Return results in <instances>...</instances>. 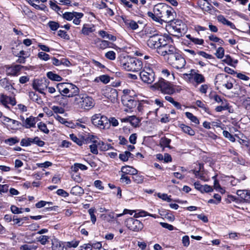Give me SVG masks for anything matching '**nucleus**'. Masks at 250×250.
<instances>
[{
  "mask_svg": "<svg viewBox=\"0 0 250 250\" xmlns=\"http://www.w3.org/2000/svg\"><path fill=\"white\" fill-rule=\"evenodd\" d=\"M140 79L145 83L150 84L155 80V74L153 69L145 66L139 73Z\"/></svg>",
  "mask_w": 250,
  "mask_h": 250,
  "instance_id": "7",
  "label": "nucleus"
},
{
  "mask_svg": "<svg viewBox=\"0 0 250 250\" xmlns=\"http://www.w3.org/2000/svg\"><path fill=\"white\" fill-rule=\"evenodd\" d=\"M171 142V139L167 138L166 137H163L160 140V146L164 149L165 147L171 148L170 144Z\"/></svg>",
  "mask_w": 250,
  "mask_h": 250,
  "instance_id": "33",
  "label": "nucleus"
},
{
  "mask_svg": "<svg viewBox=\"0 0 250 250\" xmlns=\"http://www.w3.org/2000/svg\"><path fill=\"white\" fill-rule=\"evenodd\" d=\"M95 25L93 24L84 23L82 27L81 33L85 36L89 35L95 31Z\"/></svg>",
  "mask_w": 250,
  "mask_h": 250,
  "instance_id": "25",
  "label": "nucleus"
},
{
  "mask_svg": "<svg viewBox=\"0 0 250 250\" xmlns=\"http://www.w3.org/2000/svg\"><path fill=\"white\" fill-rule=\"evenodd\" d=\"M75 16L73 19V22L76 25H79L81 23V19L83 17V13L74 12Z\"/></svg>",
  "mask_w": 250,
  "mask_h": 250,
  "instance_id": "53",
  "label": "nucleus"
},
{
  "mask_svg": "<svg viewBox=\"0 0 250 250\" xmlns=\"http://www.w3.org/2000/svg\"><path fill=\"white\" fill-rule=\"evenodd\" d=\"M185 115L188 119L190 120L191 122L195 124L196 125H199L200 123L199 120L198 118L194 116L192 113L189 112H186L185 113Z\"/></svg>",
  "mask_w": 250,
  "mask_h": 250,
  "instance_id": "45",
  "label": "nucleus"
},
{
  "mask_svg": "<svg viewBox=\"0 0 250 250\" xmlns=\"http://www.w3.org/2000/svg\"><path fill=\"white\" fill-rule=\"evenodd\" d=\"M0 101L2 104L5 107H8V104L11 105L12 106H15L16 104V100L15 96L13 97L8 96L4 94H1L0 95Z\"/></svg>",
  "mask_w": 250,
  "mask_h": 250,
  "instance_id": "16",
  "label": "nucleus"
},
{
  "mask_svg": "<svg viewBox=\"0 0 250 250\" xmlns=\"http://www.w3.org/2000/svg\"><path fill=\"white\" fill-rule=\"evenodd\" d=\"M50 236L47 235H41L36 238V240L39 242L42 245H45L48 243L50 239Z\"/></svg>",
  "mask_w": 250,
  "mask_h": 250,
  "instance_id": "48",
  "label": "nucleus"
},
{
  "mask_svg": "<svg viewBox=\"0 0 250 250\" xmlns=\"http://www.w3.org/2000/svg\"><path fill=\"white\" fill-rule=\"evenodd\" d=\"M31 145L32 144H34L40 147H42L45 145V142L41 140L40 138L38 136L35 137L34 138H31Z\"/></svg>",
  "mask_w": 250,
  "mask_h": 250,
  "instance_id": "49",
  "label": "nucleus"
},
{
  "mask_svg": "<svg viewBox=\"0 0 250 250\" xmlns=\"http://www.w3.org/2000/svg\"><path fill=\"white\" fill-rule=\"evenodd\" d=\"M168 23L173 29L178 33L177 36H182V35L185 34L187 30V25L181 20L174 19V18L171 21H169Z\"/></svg>",
  "mask_w": 250,
  "mask_h": 250,
  "instance_id": "8",
  "label": "nucleus"
},
{
  "mask_svg": "<svg viewBox=\"0 0 250 250\" xmlns=\"http://www.w3.org/2000/svg\"><path fill=\"white\" fill-rule=\"evenodd\" d=\"M100 43L98 45L99 48L101 49H104L106 48L110 47V44H112L111 42L107 41L101 40L98 39Z\"/></svg>",
  "mask_w": 250,
  "mask_h": 250,
  "instance_id": "51",
  "label": "nucleus"
},
{
  "mask_svg": "<svg viewBox=\"0 0 250 250\" xmlns=\"http://www.w3.org/2000/svg\"><path fill=\"white\" fill-rule=\"evenodd\" d=\"M177 49L174 44H168L162 47H159L157 50V52L161 56H165L167 55L168 57H169L170 55L174 53Z\"/></svg>",
  "mask_w": 250,
  "mask_h": 250,
  "instance_id": "13",
  "label": "nucleus"
},
{
  "mask_svg": "<svg viewBox=\"0 0 250 250\" xmlns=\"http://www.w3.org/2000/svg\"><path fill=\"white\" fill-rule=\"evenodd\" d=\"M98 145L99 149L102 151H105L114 148L113 146H112L111 144L105 143L102 141H99Z\"/></svg>",
  "mask_w": 250,
  "mask_h": 250,
  "instance_id": "39",
  "label": "nucleus"
},
{
  "mask_svg": "<svg viewBox=\"0 0 250 250\" xmlns=\"http://www.w3.org/2000/svg\"><path fill=\"white\" fill-rule=\"evenodd\" d=\"M160 32L154 29V28L147 27L145 29V34L146 36L148 37V39L147 40V45L151 42V39L153 38L155 36L158 35Z\"/></svg>",
  "mask_w": 250,
  "mask_h": 250,
  "instance_id": "24",
  "label": "nucleus"
},
{
  "mask_svg": "<svg viewBox=\"0 0 250 250\" xmlns=\"http://www.w3.org/2000/svg\"><path fill=\"white\" fill-rule=\"evenodd\" d=\"M173 43V39L168 35H167L166 36L163 38L162 40L161 43H160L158 46L159 47H162L168 44H172Z\"/></svg>",
  "mask_w": 250,
  "mask_h": 250,
  "instance_id": "34",
  "label": "nucleus"
},
{
  "mask_svg": "<svg viewBox=\"0 0 250 250\" xmlns=\"http://www.w3.org/2000/svg\"><path fill=\"white\" fill-rule=\"evenodd\" d=\"M38 127L39 129L43 133L46 134L49 133V130L47 128L46 125L42 122H41L38 124Z\"/></svg>",
  "mask_w": 250,
  "mask_h": 250,
  "instance_id": "58",
  "label": "nucleus"
},
{
  "mask_svg": "<svg viewBox=\"0 0 250 250\" xmlns=\"http://www.w3.org/2000/svg\"><path fill=\"white\" fill-rule=\"evenodd\" d=\"M125 224L129 229L135 232L141 231L144 228L143 223L134 217L127 219L125 221Z\"/></svg>",
  "mask_w": 250,
  "mask_h": 250,
  "instance_id": "9",
  "label": "nucleus"
},
{
  "mask_svg": "<svg viewBox=\"0 0 250 250\" xmlns=\"http://www.w3.org/2000/svg\"><path fill=\"white\" fill-rule=\"evenodd\" d=\"M222 61L232 66H234V65L232 64L233 62H234L235 64H237L238 62L237 60L233 61L229 55H226L225 59H224Z\"/></svg>",
  "mask_w": 250,
  "mask_h": 250,
  "instance_id": "47",
  "label": "nucleus"
},
{
  "mask_svg": "<svg viewBox=\"0 0 250 250\" xmlns=\"http://www.w3.org/2000/svg\"><path fill=\"white\" fill-rule=\"evenodd\" d=\"M122 19L125 27L127 29L135 30L138 28L139 25L135 21L128 19L126 17L122 16Z\"/></svg>",
  "mask_w": 250,
  "mask_h": 250,
  "instance_id": "18",
  "label": "nucleus"
},
{
  "mask_svg": "<svg viewBox=\"0 0 250 250\" xmlns=\"http://www.w3.org/2000/svg\"><path fill=\"white\" fill-rule=\"evenodd\" d=\"M47 80L45 79H36L33 81V87L34 89L37 90L41 93H43V91L47 88L46 83Z\"/></svg>",
  "mask_w": 250,
  "mask_h": 250,
  "instance_id": "15",
  "label": "nucleus"
},
{
  "mask_svg": "<svg viewBox=\"0 0 250 250\" xmlns=\"http://www.w3.org/2000/svg\"><path fill=\"white\" fill-rule=\"evenodd\" d=\"M245 139H241L238 140V142L242 146H244L247 148H250V141L245 136Z\"/></svg>",
  "mask_w": 250,
  "mask_h": 250,
  "instance_id": "64",
  "label": "nucleus"
},
{
  "mask_svg": "<svg viewBox=\"0 0 250 250\" xmlns=\"http://www.w3.org/2000/svg\"><path fill=\"white\" fill-rule=\"evenodd\" d=\"M68 86L69 88V94L66 95L67 97H76L78 95L80 94H79L80 89L76 85L71 83H68Z\"/></svg>",
  "mask_w": 250,
  "mask_h": 250,
  "instance_id": "21",
  "label": "nucleus"
},
{
  "mask_svg": "<svg viewBox=\"0 0 250 250\" xmlns=\"http://www.w3.org/2000/svg\"><path fill=\"white\" fill-rule=\"evenodd\" d=\"M228 77L229 76L225 74H218L215 77V83H218L219 85H222V83H224V80L227 79Z\"/></svg>",
  "mask_w": 250,
  "mask_h": 250,
  "instance_id": "42",
  "label": "nucleus"
},
{
  "mask_svg": "<svg viewBox=\"0 0 250 250\" xmlns=\"http://www.w3.org/2000/svg\"><path fill=\"white\" fill-rule=\"evenodd\" d=\"M167 62L169 64L176 69L183 68L186 64L184 55L178 49L170 55L169 57H167Z\"/></svg>",
  "mask_w": 250,
  "mask_h": 250,
  "instance_id": "4",
  "label": "nucleus"
},
{
  "mask_svg": "<svg viewBox=\"0 0 250 250\" xmlns=\"http://www.w3.org/2000/svg\"><path fill=\"white\" fill-rule=\"evenodd\" d=\"M72 170L74 172H77L79 169L82 170H85L88 167L84 165L81 163H75L71 167Z\"/></svg>",
  "mask_w": 250,
  "mask_h": 250,
  "instance_id": "43",
  "label": "nucleus"
},
{
  "mask_svg": "<svg viewBox=\"0 0 250 250\" xmlns=\"http://www.w3.org/2000/svg\"><path fill=\"white\" fill-rule=\"evenodd\" d=\"M120 182L122 183L125 184V185H129L131 184V180L130 177L127 176V175L121 173Z\"/></svg>",
  "mask_w": 250,
  "mask_h": 250,
  "instance_id": "55",
  "label": "nucleus"
},
{
  "mask_svg": "<svg viewBox=\"0 0 250 250\" xmlns=\"http://www.w3.org/2000/svg\"><path fill=\"white\" fill-rule=\"evenodd\" d=\"M88 212L90 216L91 221L93 224H95L97 220L95 215V213L97 212L96 208L94 207L91 208L88 210Z\"/></svg>",
  "mask_w": 250,
  "mask_h": 250,
  "instance_id": "46",
  "label": "nucleus"
},
{
  "mask_svg": "<svg viewBox=\"0 0 250 250\" xmlns=\"http://www.w3.org/2000/svg\"><path fill=\"white\" fill-rule=\"evenodd\" d=\"M236 194L239 197L240 202L250 203V191L238 190Z\"/></svg>",
  "mask_w": 250,
  "mask_h": 250,
  "instance_id": "17",
  "label": "nucleus"
},
{
  "mask_svg": "<svg viewBox=\"0 0 250 250\" xmlns=\"http://www.w3.org/2000/svg\"><path fill=\"white\" fill-rule=\"evenodd\" d=\"M226 202L228 203H230L232 202H234L236 203H238L240 202L239 197L234 196L232 195H228L227 198L226 199Z\"/></svg>",
  "mask_w": 250,
  "mask_h": 250,
  "instance_id": "61",
  "label": "nucleus"
},
{
  "mask_svg": "<svg viewBox=\"0 0 250 250\" xmlns=\"http://www.w3.org/2000/svg\"><path fill=\"white\" fill-rule=\"evenodd\" d=\"M222 100V101L220 103L221 104V105L215 107V110L216 112H219L223 110H229L231 107L227 100L223 98Z\"/></svg>",
  "mask_w": 250,
  "mask_h": 250,
  "instance_id": "28",
  "label": "nucleus"
},
{
  "mask_svg": "<svg viewBox=\"0 0 250 250\" xmlns=\"http://www.w3.org/2000/svg\"><path fill=\"white\" fill-rule=\"evenodd\" d=\"M132 178L133 182L138 184H142L145 179L144 176L142 175L141 173H139L137 169L136 170V173L132 175Z\"/></svg>",
  "mask_w": 250,
  "mask_h": 250,
  "instance_id": "32",
  "label": "nucleus"
},
{
  "mask_svg": "<svg viewBox=\"0 0 250 250\" xmlns=\"http://www.w3.org/2000/svg\"><path fill=\"white\" fill-rule=\"evenodd\" d=\"M223 135L225 138L228 139L231 142L234 143L236 141L234 136L227 130H224L223 131Z\"/></svg>",
  "mask_w": 250,
  "mask_h": 250,
  "instance_id": "63",
  "label": "nucleus"
},
{
  "mask_svg": "<svg viewBox=\"0 0 250 250\" xmlns=\"http://www.w3.org/2000/svg\"><path fill=\"white\" fill-rule=\"evenodd\" d=\"M37 56L39 59L44 61H47L51 59L50 55L44 52H39Z\"/></svg>",
  "mask_w": 250,
  "mask_h": 250,
  "instance_id": "57",
  "label": "nucleus"
},
{
  "mask_svg": "<svg viewBox=\"0 0 250 250\" xmlns=\"http://www.w3.org/2000/svg\"><path fill=\"white\" fill-rule=\"evenodd\" d=\"M230 178H233V180H231L230 181V184L232 186H236L237 184L240 182L239 180L235 179L233 176H229L223 175L221 176L220 179L222 181L226 180L229 181Z\"/></svg>",
  "mask_w": 250,
  "mask_h": 250,
  "instance_id": "40",
  "label": "nucleus"
},
{
  "mask_svg": "<svg viewBox=\"0 0 250 250\" xmlns=\"http://www.w3.org/2000/svg\"><path fill=\"white\" fill-rule=\"evenodd\" d=\"M66 96L63 94L58 95L54 97V99L60 105L64 106L67 104Z\"/></svg>",
  "mask_w": 250,
  "mask_h": 250,
  "instance_id": "36",
  "label": "nucleus"
},
{
  "mask_svg": "<svg viewBox=\"0 0 250 250\" xmlns=\"http://www.w3.org/2000/svg\"><path fill=\"white\" fill-rule=\"evenodd\" d=\"M26 67L20 64L6 65L5 66L6 74L10 76H17L22 68Z\"/></svg>",
  "mask_w": 250,
  "mask_h": 250,
  "instance_id": "11",
  "label": "nucleus"
},
{
  "mask_svg": "<svg viewBox=\"0 0 250 250\" xmlns=\"http://www.w3.org/2000/svg\"><path fill=\"white\" fill-rule=\"evenodd\" d=\"M118 62L123 69L128 71H139L143 66L141 60L129 55L121 56L119 58Z\"/></svg>",
  "mask_w": 250,
  "mask_h": 250,
  "instance_id": "2",
  "label": "nucleus"
},
{
  "mask_svg": "<svg viewBox=\"0 0 250 250\" xmlns=\"http://www.w3.org/2000/svg\"><path fill=\"white\" fill-rule=\"evenodd\" d=\"M178 126L184 133L187 134L190 136H193L195 134V130L193 129L190 126L188 125L183 123H180L179 122Z\"/></svg>",
  "mask_w": 250,
  "mask_h": 250,
  "instance_id": "20",
  "label": "nucleus"
},
{
  "mask_svg": "<svg viewBox=\"0 0 250 250\" xmlns=\"http://www.w3.org/2000/svg\"><path fill=\"white\" fill-rule=\"evenodd\" d=\"M186 37L190 40L195 45H203L204 40L202 39H199L193 37L190 34L186 35Z\"/></svg>",
  "mask_w": 250,
  "mask_h": 250,
  "instance_id": "41",
  "label": "nucleus"
},
{
  "mask_svg": "<svg viewBox=\"0 0 250 250\" xmlns=\"http://www.w3.org/2000/svg\"><path fill=\"white\" fill-rule=\"evenodd\" d=\"M92 124L101 129H108L110 127V123L107 117L101 114H95L91 117Z\"/></svg>",
  "mask_w": 250,
  "mask_h": 250,
  "instance_id": "6",
  "label": "nucleus"
},
{
  "mask_svg": "<svg viewBox=\"0 0 250 250\" xmlns=\"http://www.w3.org/2000/svg\"><path fill=\"white\" fill-rule=\"evenodd\" d=\"M14 84L15 83H12V81L7 78H4L0 80V86L6 90H15Z\"/></svg>",
  "mask_w": 250,
  "mask_h": 250,
  "instance_id": "19",
  "label": "nucleus"
},
{
  "mask_svg": "<svg viewBox=\"0 0 250 250\" xmlns=\"http://www.w3.org/2000/svg\"><path fill=\"white\" fill-rule=\"evenodd\" d=\"M139 102L138 96L129 98L127 100L122 101L123 105L126 107L125 111L127 112L136 111V106Z\"/></svg>",
  "mask_w": 250,
  "mask_h": 250,
  "instance_id": "10",
  "label": "nucleus"
},
{
  "mask_svg": "<svg viewBox=\"0 0 250 250\" xmlns=\"http://www.w3.org/2000/svg\"><path fill=\"white\" fill-rule=\"evenodd\" d=\"M167 34H162L159 32L157 35L155 36L153 38L151 39V42L147 44V46L151 49H158V45L161 43L162 40L165 38Z\"/></svg>",
  "mask_w": 250,
  "mask_h": 250,
  "instance_id": "14",
  "label": "nucleus"
},
{
  "mask_svg": "<svg viewBox=\"0 0 250 250\" xmlns=\"http://www.w3.org/2000/svg\"><path fill=\"white\" fill-rule=\"evenodd\" d=\"M80 241L77 240H73L71 241L65 242L64 246L65 248H76L79 244Z\"/></svg>",
  "mask_w": 250,
  "mask_h": 250,
  "instance_id": "52",
  "label": "nucleus"
},
{
  "mask_svg": "<svg viewBox=\"0 0 250 250\" xmlns=\"http://www.w3.org/2000/svg\"><path fill=\"white\" fill-rule=\"evenodd\" d=\"M70 138L76 144L79 146H82L83 143V139L78 138L76 135L73 133L70 134Z\"/></svg>",
  "mask_w": 250,
  "mask_h": 250,
  "instance_id": "54",
  "label": "nucleus"
},
{
  "mask_svg": "<svg viewBox=\"0 0 250 250\" xmlns=\"http://www.w3.org/2000/svg\"><path fill=\"white\" fill-rule=\"evenodd\" d=\"M175 85L162 78H159L158 82L155 83L153 87L160 90L162 93L172 95L176 92Z\"/></svg>",
  "mask_w": 250,
  "mask_h": 250,
  "instance_id": "5",
  "label": "nucleus"
},
{
  "mask_svg": "<svg viewBox=\"0 0 250 250\" xmlns=\"http://www.w3.org/2000/svg\"><path fill=\"white\" fill-rule=\"evenodd\" d=\"M36 119L35 117L30 116L29 117L27 118L23 122V126L26 128H30L32 127H35L36 123Z\"/></svg>",
  "mask_w": 250,
  "mask_h": 250,
  "instance_id": "29",
  "label": "nucleus"
},
{
  "mask_svg": "<svg viewBox=\"0 0 250 250\" xmlns=\"http://www.w3.org/2000/svg\"><path fill=\"white\" fill-rule=\"evenodd\" d=\"M196 105L202 109L205 112L211 115V111L208 106L201 100H197L195 102Z\"/></svg>",
  "mask_w": 250,
  "mask_h": 250,
  "instance_id": "37",
  "label": "nucleus"
},
{
  "mask_svg": "<svg viewBox=\"0 0 250 250\" xmlns=\"http://www.w3.org/2000/svg\"><path fill=\"white\" fill-rule=\"evenodd\" d=\"M68 84V83H59L56 85V88L60 92V95H67L69 94V88Z\"/></svg>",
  "mask_w": 250,
  "mask_h": 250,
  "instance_id": "26",
  "label": "nucleus"
},
{
  "mask_svg": "<svg viewBox=\"0 0 250 250\" xmlns=\"http://www.w3.org/2000/svg\"><path fill=\"white\" fill-rule=\"evenodd\" d=\"M123 95L121 97V101H123L125 99L127 100L129 98L137 96L133 90L129 89H125L123 90Z\"/></svg>",
  "mask_w": 250,
  "mask_h": 250,
  "instance_id": "31",
  "label": "nucleus"
},
{
  "mask_svg": "<svg viewBox=\"0 0 250 250\" xmlns=\"http://www.w3.org/2000/svg\"><path fill=\"white\" fill-rule=\"evenodd\" d=\"M84 193L83 188L79 186H75L71 188L70 193L75 196H81Z\"/></svg>",
  "mask_w": 250,
  "mask_h": 250,
  "instance_id": "35",
  "label": "nucleus"
},
{
  "mask_svg": "<svg viewBox=\"0 0 250 250\" xmlns=\"http://www.w3.org/2000/svg\"><path fill=\"white\" fill-rule=\"evenodd\" d=\"M191 171L196 177L203 179L205 177L204 164L203 163H199V168L198 170L192 169Z\"/></svg>",
  "mask_w": 250,
  "mask_h": 250,
  "instance_id": "27",
  "label": "nucleus"
},
{
  "mask_svg": "<svg viewBox=\"0 0 250 250\" xmlns=\"http://www.w3.org/2000/svg\"><path fill=\"white\" fill-rule=\"evenodd\" d=\"M2 123L4 125L9 129H17L21 123L17 121L5 116H2Z\"/></svg>",
  "mask_w": 250,
  "mask_h": 250,
  "instance_id": "12",
  "label": "nucleus"
},
{
  "mask_svg": "<svg viewBox=\"0 0 250 250\" xmlns=\"http://www.w3.org/2000/svg\"><path fill=\"white\" fill-rule=\"evenodd\" d=\"M208 96L210 100H213L217 103H220L221 102H222V100L223 98H222L220 96L217 94L216 92L215 91H211L209 94Z\"/></svg>",
  "mask_w": 250,
  "mask_h": 250,
  "instance_id": "44",
  "label": "nucleus"
},
{
  "mask_svg": "<svg viewBox=\"0 0 250 250\" xmlns=\"http://www.w3.org/2000/svg\"><path fill=\"white\" fill-rule=\"evenodd\" d=\"M20 142V139L18 137H13L5 140L4 142L9 146H13Z\"/></svg>",
  "mask_w": 250,
  "mask_h": 250,
  "instance_id": "50",
  "label": "nucleus"
},
{
  "mask_svg": "<svg viewBox=\"0 0 250 250\" xmlns=\"http://www.w3.org/2000/svg\"><path fill=\"white\" fill-rule=\"evenodd\" d=\"M176 13L174 9L164 3H159L153 8V12L148 11L147 15L156 22L162 23L163 22L169 23L174 19Z\"/></svg>",
  "mask_w": 250,
  "mask_h": 250,
  "instance_id": "1",
  "label": "nucleus"
},
{
  "mask_svg": "<svg viewBox=\"0 0 250 250\" xmlns=\"http://www.w3.org/2000/svg\"><path fill=\"white\" fill-rule=\"evenodd\" d=\"M185 76L188 77L190 78L191 77L193 76L194 81L197 83L200 84L203 83H205L206 81V79L204 75L202 74H199L197 73H195L194 74H185Z\"/></svg>",
  "mask_w": 250,
  "mask_h": 250,
  "instance_id": "23",
  "label": "nucleus"
},
{
  "mask_svg": "<svg viewBox=\"0 0 250 250\" xmlns=\"http://www.w3.org/2000/svg\"><path fill=\"white\" fill-rule=\"evenodd\" d=\"M38 248L37 246L29 245L28 244H24L20 247V250H36Z\"/></svg>",
  "mask_w": 250,
  "mask_h": 250,
  "instance_id": "60",
  "label": "nucleus"
},
{
  "mask_svg": "<svg viewBox=\"0 0 250 250\" xmlns=\"http://www.w3.org/2000/svg\"><path fill=\"white\" fill-rule=\"evenodd\" d=\"M120 3L123 5L127 10L130 11L132 8V4L127 0H119Z\"/></svg>",
  "mask_w": 250,
  "mask_h": 250,
  "instance_id": "59",
  "label": "nucleus"
},
{
  "mask_svg": "<svg viewBox=\"0 0 250 250\" xmlns=\"http://www.w3.org/2000/svg\"><path fill=\"white\" fill-rule=\"evenodd\" d=\"M136 169L134 168L133 167L129 166H125L121 167L120 172L122 174H125V175H134L136 173Z\"/></svg>",
  "mask_w": 250,
  "mask_h": 250,
  "instance_id": "30",
  "label": "nucleus"
},
{
  "mask_svg": "<svg viewBox=\"0 0 250 250\" xmlns=\"http://www.w3.org/2000/svg\"><path fill=\"white\" fill-rule=\"evenodd\" d=\"M74 103L81 111H88L95 105V101L86 94H80L75 97Z\"/></svg>",
  "mask_w": 250,
  "mask_h": 250,
  "instance_id": "3",
  "label": "nucleus"
},
{
  "mask_svg": "<svg viewBox=\"0 0 250 250\" xmlns=\"http://www.w3.org/2000/svg\"><path fill=\"white\" fill-rule=\"evenodd\" d=\"M153 101L151 100H141L138 103L136 106V111L139 113H143L144 108L146 106V104H152Z\"/></svg>",
  "mask_w": 250,
  "mask_h": 250,
  "instance_id": "22",
  "label": "nucleus"
},
{
  "mask_svg": "<svg viewBox=\"0 0 250 250\" xmlns=\"http://www.w3.org/2000/svg\"><path fill=\"white\" fill-rule=\"evenodd\" d=\"M46 76L48 79L54 81L60 82L62 80V78L61 76L52 71L48 72Z\"/></svg>",
  "mask_w": 250,
  "mask_h": 250,
  "instance_id": "38",
  "label": "nucleus"
},
{
  "mask_svg": "<svg viewBox=\"0 0 250 250\" xmlns=\"http://www.w3.org/2000/svg\"><path fill=\"white\" fill-rule=\"evenodd\" d=\"M74 12H65L62 14V17L66 20L70 21L74 18V16H75Z\"/></svg>",
  "mask_w": 250,
  "mask_h": 250,
  "instance_id": "62",
  "label": "nucleus"
},
{
  "mask_svg": "<svg viewBox=\"0 0 250 250\" xmlns=\"http://www.w3.org/2000/svg\"><path fill=\"white\" fill-rule=\"evenodd\" d=\"M48 26L52 31H56L60 27V24L58 22L50 21L47 23Z\"/></svg>",
  "mask_w": 250,
  "mask_h": 250,
  "instance_id": "56",
  "label": "nucleus"
}]
</instances>
